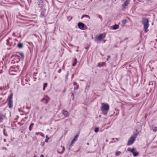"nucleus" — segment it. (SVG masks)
I'll return each mask as SVG.
<instances>
[{"label": "nucleus", "instance_id": "1", "mask_svg": "<svg viewBox=\"0 0 157 157\" xmlns=\"http://www.w3.org/2000/svg\"><path fill=\"white\" fill-rule=\"evenodd\" d=\"M142 23L144 25V32L146 33L148 31L147 29L149 26L148 19L147 18L143 17L142 20Z\"/></svg>", "mask_w": 157, "mask_h": 157}, {"label": "nucleus", "instance_id": "2", "mask_svg": "<svg viewBox=\"0 0 157 157\" xmlns=\"http://www.w3.org/2000/svg\"><path fill=\"white\" fill-rule=\"evenodd\" d=\"M13 93H11L10 94V95L8 97V105L9 108H11L13 107Z\"/></svg>", "mask_w": 157, "mask_h": 157}, {"label": "nucleus", "instance_id": "3", "mask_svg": "<svg viewBox=\"0 0 157 157\" xmlns=\"http://www.w3.org/2000/svg\"><path fill=\"white\" fill-rule=\"evenodd\" d=\"M106 35V33H105L100 34L98 36V37H95V41H97L98 40L101 41L102 39L105 37Z\"/></svg>", "mask_w": 157, "mask_h": 157}, {"label": "nucleus", "instance_id": "4", "mask_svg": "<svg viewBox=\"0 0 157 157\" xmlns=\"http://www.w3.org/2000/svg\"><path fill=\"white\" fill-rule=\"evenodd\" d=\"M135 140L136 139L134 137V136H131L128 141L127 145L129 146L132 145L134 142Z\"/></svg>", "mask_w": 157, "mask_h": 157}, {"label": "nucleus", "instance_id": "5", "mask_svg": "<svg viewBox=\"0 0 157 157\" xmlns=\"http://www.w3.org/2000/svg\"><path fill=\"white\" fill-rule=\"evenodd\" d=\"M109 105L107 103H105L101 107V110L108 111L109 109Z\"/></svg>", "mask_w": 157, "mask_h": 157}, {"label": "nucleus", "instance_id": "6", "mask_svg": "<svg viewBox=\"0 0 157 157\" xmlns=\"http://www.w3.org/2000/svg\"><path fill=\"white\" fill-rule=\"evenodd\" d=\"M78 28L82 30L84 29L85 27H86L85 24L82 22H79L78 24Z\"/></svg>", "mask_w": 157, "mask_h": 157}, {"label": "nucleus", "instance_id": "7", "mask_svg": "<svg viewBox=\"0 0 157 157\" xmlns=\"http://www.w3.org/2000/svg\"><path fill=\"white\" fill-rule=\"evenodd\" d=\"M50 100L49 98L47 96H46L45 97L41 99V101L43 102L44 103L47 104Z\"/></svg>", "mask_w": 157, "mask_h": 157}, {"label": "nucleus", "instance_id": "8", "mask_svg": "<svg viewBox=\"0 0 157 157\" xmlns=\"http://www.w3.org/2000/svg\"><path fill=\"white\" fill-rule=\"evenodd\" d=\"M19 67V66H18L11 67L10 68V71L17 72L18 70Z\"/></svg>", "mask_w": 157, "mask_h": 157}, {"label": "nucleus", "instance_id": "9", "mask_svg": "<svg viewBox=\"0 0 157 157\" xmlns=\"http://www.w3.org/2000/svg\"><path fill=\"white\" fill-rule=\"evenodd\" d=\"M46 10L45 9H42L40 10V17L42 18L44 17Z\"/></svg>", "mask_w": 157, "mask_h": 157}, {"label": "nucleus", "instance_id": "10", "mask_svg": "<svg viewBox=\"0 0 157 157\" xmlns=\"http://www.w3.org/2000/svg\"><path fill=\"white\" fill-rule=\"evenodd\" d=\"M62 114L65 117H68L69 116L68 112L67 110L64 109H63L62 110Z\"/></svg>", "mask_w": 157, "mask_h": 157}, {"label": "nucleus", "instance_id": "11", "mask_svg": "<svg viewBox=\"0 0 157 157\" xmlns=\"http://www.w3.org/2000/svg\"><path fill=\"white\" fill-rule=\"evenodd\" d=\"M11 39V38H9L6 40V44L7 45L9 46H11L12 45V42H10V40Z\"/></svg>", "mask_w": 157, "mask_h": 157}, {"label": "nucleus", "instance_id": "12", "mask_svg": "<svg viewBox=\"0 0 157 157\" xmlns=\"http://www.w3.org/2000/svg\"><path fill=\"white\" fill-rule=\"evenodd\" d=\"M130 0H126L123 4L122 5V7L124 8L127 6L130 3Z\"/></svg>", "mask_w": 157, "mask_h": 157}, {"label": "nucleus", "instance_id": "13", "mask_svg": "<svg viewBox=\"0 0 157 157\" xmlns=\"http://www.w3.org/2000/svg\"><path fill=\"white\" fill-rule=\"evenodd\" d=\"M5 117V116L2 113H0V123L3 122V119Z\"/></svg>", "mask_w": 157, "mask_h": 157}, {"label": "nucleus", "instance_id": "14", "mask_svg": "<svg viewBox=\"0 0 157 157\" xmlns=\"http://www.w3.org/2000/svg\"><path fill=\"white\" fill-rule=\"evenodd\" d=\"M9 88L8 86H5L2 88V87H0V90H3V91L7 90Z\"/></svg>", "mask_w": 157, "mask_h": 157}, {"label": "nucleus", "instance_id": "15", "mask_svg": "<svg viewBox=\"0 0 157 157\" xmlns=\"http://www.w3.org/2000/svg\"><path fill=\"white\" fill-rule=\"evenodd\" d=\"M139 133V132H138V130L137 129H136V132H134L133 133L134 137L136 139Z\"/></svg>", "mask_w": 157, "mask_h": 157}, {"label": "nucleus", "instance_id": "16", "mask_svg": "<svg viewBox=\"0 0 157 157\" xmlns=\"http://www.w3.org/2000/svg\"><path fill=\"white\" fill-rule=\"evenodd\" d=\"M105 64V63L104 62H102L101 63H99L98 64V66L99 67H101L104 66Z\"/></svg>", "mask_w": 157, "mask_h": 157}, {"label": "nucleus", "instance_id": "17", "mask_svg": "<svg viewBox=\"0 0 157 157\" xmlns=\"http://www.w3.org/2000/svg\"><path fill=\"white\" fill-rule=\"evenodd\" d=\"M112 29L115 30L119 28V26L118 25L115 24L114 25L112 26Z\"/></svg>", "mask_w": 157, "mask_h": 157}, {"label": "nucleus", "instance_id": "18", "mask_svg": "<svg viewBox=\"0 0 157 157\" xmlns=\"http://www.w3.org/2000/svg\"><path fill=\"white\" fill-rule=\"evenodd\" d=\"M75 142L73 141V140H72V141L71 142V143L70 144V145L69 146L68 145L67 146V147L68 149L69 150H70L71 149V148L72 147V146L73 145V144L75 143Z\"/></svg>", "mask_w": 157, "mask_h": 157}, {"label": "nucleus", "instance_id": "19", "mask_svg": "<svg viewBox=\"0 0 157 157\" xmlns=\"http://www.w3.org/2000/svg\"><path fill=\"white\" fill-rule=\"evenodd\" d=\"M34 124L33 123H31L30 124L29 127V130L30 131H31L32 130V128L34 126Z\"/></svg>", "mask_w": 157, "mask_h": 157}, {"label": "nucleus", "instance_id": "20", "mask_svg": "<svg viewBox=\"0 0 157 157\" xmlns=\"http://www.w3.org/2000/svg\"><path fill=\"white\" fill-rule=\"evenodd\" d=\"M84 17H85L86 18H88L89 19H90V17L89 15L86 14L83 15L81 17V19H82Z\"/></svg>", "mask_w": 157, "mask_h": 157}, {"label": "nucleus", "instance_id": "21", "mask_svg": "<svg viewBox=\"0 0 157 157\" xmlns=\"http://www.w3.org/2000/svg\"><path fill=\"white\" fill-rule=\"evenodd\" d=\"M132 154L134 157H136L139 155V152L137 151H134Z\"/></svg>", "mask_w": 157, "mask_h": 157}, {"label": "nucleus", "instance_id": "22", "mask_svg": "<svg viewBox=\"0 0 157 157\" xmlns=\"http://www.w3.org/2000/svg\"><path fill=\"white\" fill-rule=\"evenodd\" d=\"M17 46L19 48H22L23 47V44L21 43H19L17 44Z\"/></svg>", "mask_w": 157, "mask_h": 157}, {"label": "nucleus", "instance_id": "23", "mask_svg": "<svg viewBox=\"0 0 157 157\" xmlns=\"http://www.w3.org/2000/svg\"><path fill=\"white\" fill-rule=\"evenodd\" d=\"M77 63V59L76 58H75L74 59V62L72 64V66L73 67L75 66L76 65Z\"/></svg>", "mask_w": 157, "mask_h": 157}, {"label": "nucleus", "instance_id": "24", "mask_svg": "<svg viewBox=\"0 0 157 157\" xmlns=\"http://www.w3.org/2000/svg\"><path fill=\"white\" fill-rule=\"evenodd\" d=\"M17 53L20 55L22 59H24V55L23 53L22 52H17Z\"/></svg>", "mask_w": 157, "mask_h": 157}, {"label": "nucleus", "instance_id": "25", "mask_svg": "<svg viewBox=\"0 0 157 157\" xmlns=\"http://www.w3.org/2000/svg\"><path fill=\"white\" fill-rule=\"evenodd\" d=\"M79 85H78L76 86H74V93H75V90L78 89L79 88Z\"/></svg>", "mask_w": 157, "mask_h": 157}, {"label": "nucleus", "instance_id": "26", "mask_svg": "<svg viewBox=\"0 0 157 157\" xmlns=\"http://www.w3.org/2000/svg\"><path fill=\"white\" fill-rule=\"evenodd\" d=\"M78 136V135H76L74 137V138L72 139L73 141L75 142L77 140V138Z\"/></svg>", "mask_w": 157, "mask_h": 157}, {"label": "nucleus", "instance_id": "27", "mask_svg": "<svg viewBox=\"0 0 157 157\" xmlns=\"http://www.w3.org/2000/svg\"><path fill=\"white\" fill-rule=\"evenodd\" d=\"M47 86L48 83H44L43 87V90H45V89L46 87H47Z\"/></svg>", "mask_w": 157, "mask_h": 157}, {"label": "nucleus", "instance_id": "28", "mask_svg": "<svg viewBox=\"0 0 157 157\" xmlns=\"http://www.w3.org/2000/svg\"><path fill=\"white\" fill-rule=\"evenodd\" d=\"M102 113L105 116H106L108 111L101 110Z\"/></svg>", "mask_w": 157, "mask_h": 157}, {"label": "nucleus", "instance_id": "29", "mask_svg": "<svg viewBox=\"0 0 157 157\" xmlns=\"http://www.w3.org/2000/svg\"><path fill=\"white\" fill-rule=\"evenodd\" d=\"M121 153V152L120 151H116L115 153V155L117 156H119Z\"/></svg>", "mask_w": 157, "mask_h": 157}, {"label": "nucleus", "instance_id": "30", "mask_svg": "<svg viewBox=\"0 0 157 157\" xmlns=\"http://www.w3.org/2000/svg\"><path fill=\"white\" fill-rule=\"evenodd\" d=\"M99 131V128L98 127H96L94 128V131L96 133L98 132Z\"/></svg>", "mask_w": 157, "mask_h": 157}, {"label": "nucleus", "instance_id": "31", "mask_svg": "<svg viewBox=\"0 0 157 157\" xmlns=\"http://www.w3.org/2000/svg\"><path fill=\"white\" fill-rule=\"evenodd\" d=\"M46 139L45 141V142H48V140L49 139V138L48 136L47 135L46 136Z\"/></svg>", "mask_w": 157, "mask_h": 157}, {"label": "nucleus", "instance_id": "32", "mask_svg": "<svg viewBox=\"0 0 157 157\" xmlns=\"http://www.w3.org/2000/svg\"><path fill=\"white\" fill-rule=\"evenodd\" d=\"M5 130H6V129H5L4 128L3 129V134L4 135L6 136H8V135L5 132Z\"/></svg>", "mask_w": 157, "mask_h": 157}, {"label": "nucleus", "instance_id": "33", "mask_svg": "<svg viewBox=\"0 0 157 157\" xmlns=\"http://www.w3.org/2000/svg\"><path fill=\"white\" fill-rule=\"evenodd\" d=\"M122 22L123 24L124 25L126 23V20L125 19L123 20L122 21Z\"/></svg>", "mask_w": 157, "mask_h": 157}, {"label": "nucleus", "instance_id": "34", "mask_svg": "<svg viewBox=\"0 0 157 157\" xmlns=\"http://www.w3.org/2000/svg\"><path fill=\"white\" fill-rule=\"evenodd\" d=\"M131 152L133 153L134 152V151L135 150V149L134 148H131Z\"/></svg>", "mask_w": 157, "mask_h": 157}, {"label": "nucleus", "instance_id": "35", "mask_svg": "<svg viewBox=\"0 0 157 157\" xmlns=\"http://www.w3.org/2000/svg\"><path fill=\"white\" fill-rule=\"evenodd\" d=\"M61 147H62V148H63V150H62V151L61 152H60V153L61 154H62L63 153L64 151H65V147H64L63 146V147H62V146H61Z\"/></svg>", "mask_w": 157, "mask_h": 157}, {"label": "nucleus", "instance_id": "36", "mask_svg": "<svg viewBox=\"0 0 157 157\" xmlns=\"http://www.w3.org/2000/svg\"><path fill=\"white\" fill-rule=\"evenodd\" d=\"M67 75H66V80H67L68 79V76L69 75V72L68 71L67 72Z\"/></svg>", "mask_w": 157, "mask_h": 157}, {"label": "nucleus", "instance_id": "37", "mask_svg": "<svg viewBox=\"0 0 157 157\" xmlns=\"http://www.w3.org/2000/svg\"><path fill=\"white\" fill-rule=\"evenodd\" d=\"M97 15L98 16V18H99L101 20V21H102V18L101 16V15H99V14Z\"/></svg>", "mask_w": 157, "mask_h": 157}, {"label": "nucleus", "instance_id": "38", "mask_svg": "<svg viewBox=\"0 0 157 157\" xmlns=\"http://www.w3.org/2000/svg\"><path fill=\"white\" fill-rule=\"evenodd\" d=\"M40 135L42 137H44V134L43 133H42V132H41V133L40 134Z\"/></svg>", "mask_w": 157, "mask_h": 157}, {"label": "nucleus", "instance_id": "39", "mask_svg": "<svg viewBox=\"0 0 157 157\" xmlns=\"http://www.w3.org/2000/svg\"><path fill=\"white\" fill-rule=\"evenodd\" d=\"M89 87H90L89 84L88 83H87V84H86V89H87V88H89Z\"/></svg>", "mask_w": 157, "mask_h": 157}, {"label": "nucleus", "instance_id": "40", "mask_svg": "<svg viewBox=\"0 0 157 157\" xmlns=\"http://www.w3.org/2000/svg\"><path fill=\"white\" fill-rule=\"evenodd\" d=\"M78 85V84L76 82H74L73 83V85L75 86H76L77 85Z\"/></svg>", "mask_w": 157, "mask_h": 157}, {"label": "nucleus", "instance_id": "41", "mask_svg": "<svg viewBox=\"0 0 157 157\" xmlns=\"http://www.w3.org/2000/svg\"><path fill=\"white\" fill-rule=\"evenodd\" d=\"M41 132H36L35 133L36 135H38L40 134Z\"/></svg>", "mask_w": 157, "mask_h": 157}, {"label": "nucleus", "instance_id": "42", "mask_svg": "<svg viewBox=\"0 0 157 157\" xmlns=\"http://www.w3.org/2000/svg\"><path fill=\"white\" fill-rule=\"evenodd\" d=\"M157 131V128H155L153 129V131L154 132H156Z\"/></svg>", "mask_w": 157, "mask_h": 157}, {"label": "nucleus", "instance_id": "43", "mask_svg": "<svg viewBox=\"0 0 157 157\" xmlns=\"http://www.w3.org/2000/svg\"><path fill=\"white\" fill-rule=\"evenodd\" d=\"M110 57V56L108 55L107 56V58L106 59V60L107 61H108L109 60V58Z\"/></svg>", "mask_w": 157, "mask_h": 157}, {"label": "nucleus", "instance_id": "44", "mask_svg": "<svg viewBox=\"0 0 157 157\" xmlns=\"http://www.w3.org/2000/svg\"><path fill=\"white\" fill-rule=\"evenodd\" d=\"M62 70L61 69H59L58 71V73H60L61 71Z\"/></svg>", "mask_w": 157, "mask_h": 157}, {"label": "nucleus", "instance_id": "45", "mask_svg": "<svg viewBox=\"0 0 157 157\" xmlns=\"http://www.w3.org/2000/svg\"><path fill=\"white\" fill-rule=\"evenodd\" d=\"M131 148H128L127 149V151L131 152Z\"/></svg>", "mask_w": 157, "mask_h": 157}, {"label": "nucleus", "instance_id": "46", "mask_svg": "<svg viewBox=\"0 0 157 157\" xmlns=\"http://www.w3.org/2000/svg\"><path fill=\"white\" fill-rule=\"evenodd\" d=\"M2 149H5L6 150H7V148L6 147H3L2 148Z\"/></svg>", "mask_w": 157, "mask_h": 157}, {"label": "nucleus", "instance_id": "47", "mask_svg": "<svg viewBox=\"0 0 157 157\" xmlns=\"http://www.w3.org/2000/svg\"><path fill=\"white\" fill-rule=\"evenodd\" d=\"M3 72L2 69L1 70L0 69V74H1Z\"/></svg>", "mask_w": 157, "mask_h": 157}, {"label": "nucleus", "instance_id": "48", "mask_svg": "<svg viewBox=\"0 0 157 157\" xmlns=\"http://www.w3.org/2000/svg\"><path fill=\"white\" fill-rule=\"evenodd\" d=\"M6 94V93H5V94H3V93H2L1 94V95H3V96H5V95Z\"/></svg>", "mask_w": 157, "mask_h": 157}, {"label": "nucleus", "instance_id": "49", "mask_svg": "<svg viewBox=\"0 0 157 157\" xmlns=\"http://www.w3.org/2000/svg\"><path fill=\"white\" fill-rule=\"evenodd\" d=\"M74 75L73 74H72V75L71 76V77L72 79H73V78H74Z\"/></svg>", "mask_w": 157, "mask_h": 157}, {"label": "nucleus", "instance_id": "50", "mask_svg": "<svg viewBox=\"0 0 157 157\" xmlns=\"http://www.w3.org/2000/svg\"><path fill=\"white\" fill-rule=\"evenodd\" d=\"M40 157H44V155L43 154H41L40 156Z\"/></svg>", "mask_w": 157, "mask_h": 157}, {"label": "nucleus", "instance_id": "51", "mask_svg": "<svg viewBox=\"0 0 157 157\" xmlns=\"http://www.w3.org/2000/svg\"><path fill=\"white\" fill-rule=\"evenodd\" d=\"M15 33H13V34H12V35L13 36H15Z\"/></svg>", "mask_w": 157, "mask_h": 157}, {"label": "nucleus", "instance_id": "52", "mask_svg": "<svg viewBox=\"0 0 157 157\" xmlns=\"http://www.w3.org/2000/svg\"><path fill=\"white\" fill-rule=\"evenodd\" d=\"M4 142H6V139H4Z\"/></svg>", "mask_w": 157, "mask_h": 157}, {"label": "nucleus", "instance_id": "53", "mask_svg": "<svg viewBox=\"0 0 157 157\" xmlns=\"http://www.w3.org/2000/svg\"><path fill=\"white\" fill-rule=\"evenodd\" d=\"M67 120H68V119H66V120L65 121V122H66L67 121Z\"/></svg>", "mask_w": 157, "mask_h": 157}, {"label": "nucleus", "instance_id": "54", "mask_svg": "<svg viewBox=\"0 0 157 157\" xmlns=\"http://www.w3.org/2000/svg\"><path fill=\"white\" fill-rule=\"evenodd\" d=\"M56 78V76H55V77H54V79H55Z\"/></svg>", "mask_w": 157, "mask_h": 157}, {"label": "nucleus", "instance_id": "55", "mask_svg": "<svg viewBox=\"0 0 157 157\" xmlns=\"http://www.w3.org/2000/svg\"><path fill=\"white\" fill-rule=\"evenodd\" d=\"M76 51V52H78V49H77Z\"/></svg>", "mask_w": 157, "mask_h": 157}, {"label": "nucleus", "instance_id": "56", "mask_svg": "<svg viewBox=\"0 0 157 157\" xmlns=\"http://www.w3.org/2000/svg\"><path fill=\"white\" fill-rule=\"evenodd\" d=\"M72 95V96H73V95H74V94H73V93H72V95Z\"/></svg>", "mask_w": 157, "mask_h": 157}, {"label": "nucleus", "instance_id": "57", "mask_svg": "<svg viewBox=\"0 0 157 157\" xmlns=\"http://www.w3.org/2000/svg\"><path fill=\"white\" fill-rule=\"evenodd\" d=\"M36 78H34V81H35L36 79Z\"/></svg>", "mask_w": 157, "mask_h": 157}, {"label": "nucleus", "instance_id": "58", "mask_svg": "<svg viewBox=\"0 0 157 157\" xmlns=\"http://www.w3.org/2000/svg\"><path fill=\"white\" fill-rule=\"evenodd\" d=\"M87 145H89V143H87Z\"/></svg>", "mask_w": 157, "mask_h": 157}, {"label": "nucleus", "instance_id": "59", "mask_svg": "<svg viewBox=\"0 0 157 157\" xmlns=\"http://www.w3.org/2000/svg\"><path fill=\"white\" fill-rule=\"evenodd\" d=\"M33 157H36V156L35 155Z\"/></svg>", "mask_w": 157, "mask_h": 157}, {"label": "nucleus", "instance_id": "60", "mask_svg": "<svg viewBox=\"0 0 157 157\" xmlns=\"http://www.w3.org/2000/svg\"><path fill=\"white\" fill-rule=\"evenodd\" d=\"M2 99V98H0V101Z\"/></svg>", "mask_w": 157, "mask_h": 157}, {"label": "nucleus", "instance_id": "61", "mask_svg": "<svg viewBox=\"0 0 157 157\" xmlns=\"http://www.w3.org/2000/svg\"><path fill=\"white\" fill-rule=\"evenodd\" d=\"M80 81H83L84 80H80Z\"/></svg>", "mask_w": 157, "mask_h": 157}, {"label": "nucleus", "instance_id": "62", "mask_svg": "<svg viewBox=\"0 0 157 157\" xmlns=\"http://www.w3.org/2000/svg\"><path fill=\"white\" fill-rule=\"evenodd\" d=\"M106 141H107V142L108 141V140L107 139H106Z\"/></svg>", "mask_w": 157, "mask_h": 157}, {"label": "nucleus", "instance_id": "63", "mask_svg": "<svg viewBox=\"0 0 157 157\" xmlns=\"http://www.w3.org/2000/svg\"><path fill=\"white\" fill-rule=\"evenodd\" d=\"M18 124H20V122H18Z\"/></svg>", "mask_w": 157, "mask_h": 157}, {"label": "nucleus", "instance_id": "64", "mask_svg": "<svg viewBox=\"0 0 157 157\" xmlns=\"http://www.w3.org/2000/svg\"><path fill=\"white\" fill-rule=\"evenodd\" d=\"M105 40L104 41V43H105Z\"/></svg>", "mask_w": 157, "mask_h": 157}]
</instances>
